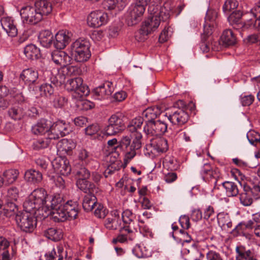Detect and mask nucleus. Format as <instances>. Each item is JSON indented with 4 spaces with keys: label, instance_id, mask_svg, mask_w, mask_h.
<instances>
[{
    "label": "nucleus",
    "instance_id": "nucleus-61",
    "mask_svg": "<svg viewBox=\"0 0 260 260\" xmlns=\"http://www.w3.org/2000/svg\"><path fill=\"white\" fill-rule=\"evenodd\" d=\"M254 100V96L250 94L241 97V102L243 106H248L253 103Z\"/></svg>",
    "mask_w": 260,
    "mask_h": 260
},
{
    "label": "nucleus",
    "instance_id": "nucleus-22",
    "mask_svg": "<svg viewBox=\"0 0 260 260\" xmlns=\"http://www.w3.org/2000/svg\"><path fill=\"white\" fill-rule=\"evenodd\" d=\"M51 58L53 62L58 65L66 67L71 63V57L64 51L55 50L51 54Z\"/></svg>",
    "mask_w": 260,
    "mask_h": 260
},
{
    "label": "nucleus",
    "instance_id": "nucleus-52",
    "mask_svg": "<svg viewBox=\"0 0 260 260\" xmlns=\"http://www.w3.org/2000/svg\"><path fill=\"white\" fill-rule=\"evenodd\" d=\"M238 2L236 0H227L223 6V11L224 13L229 12L232 10L237 8Z\"/></svg>",
    "mask_w": 260,
    "mask_h": 260
},
{
    "label": "nucleus",
    "instance_id": "nucleus-59",
    "mask_svg": "<svg viewBox=\"0 0 260 260\" xmlns=\"http://www.w3.org/2000/svg\"><path fill=\"white\" fill-rule=\"evenodd\" d=\"M35 163L42 171H45L48 167V162L43 157H39L35 160Z\"/></svg>",
    "mask_w": 260,
    "mask_h": 260
},
{
    "label": "nucleus",
    "instance_id": "nucleus-8",
    "mask_svg": "<svg viewBox=\"0 0 260 260\" xmlns=\"http://www.w3.org/2000/svg\"><path fill=\"white\" fill-rule=\"evenodd\" d=\"M79 179L76 182L77 187L85 193L98 191V187L94 183L89 182L87 179L90 174L89 171L85 168H81L77 173Z\"/></svg>",
    "mask_w": 260,
    "mask_h": 260
},
{
    "label": "nucleus",
    "instance_id": "nucleus-47",
    "mask_svg": "<svg viewBox=\"0 0 260 260\" xmlns=\"http://www.w3.org/2000/svg\"><path fill=\"white\" fill-rule=\"evenodd\" d=\"M172 34V28L170 26H166L160 34L158 41L160 43H163L167 41Z\"/></svg>",
    "mask_w": 260,
    "mask_h": 260
},
{
    "label": "nucleus",
    "instance_id": "nucleus-32",
    "mask_svg": "<svg viewBox=\"0 0 260 260\" xmlns=\"http://www.w3.org/2000/svg\"><path fill=\"white\" fill-rule=\"evenodd\" d=\"M38 71L32 68L24 70L20 75L22 79L28 84L35 83L38 79Z\"/></svg>",
    "mask_w": 260,
    "mask_h": 260
},
{
    "label": "nucleus",
    "instance_id": "nucleus-18",
    "mask_svg": "<svg viewBox=\"0 0 260 260\" xmlns=\"http://www.w3.org/2000/svg\"><path fill=\"white\" fill-rule=\"evenodd\" d=\"M149 146L151 148L150 152L154 154L156 152H164L168 149L167 140L157 136L150 139Z\"/></svg>",
    "mask_w": 260,
    "mask_h": 260
},
{
    "label": "nucleus",
    "instance_id": "nucleus-33",
    "mask_svg": "<svg viewBox=\"0 0 260 260\" xmlns=\"http://www.w3.org/2000/svg\"><path fill=\"white\" fill-rule=\"evenodd\" d=\"M222 185L225 190V193L228 197H236L239 193V186H241V184L231 182L225 181L222 183Z\"/></svg>",
    "mask_w": 260,
    "mask_h": 260
},
{
    "label": "nucleus",
    "instance_id": "nucleus-46",
    "mask_svg": "<svg viewBox=\"0 0 260 260\" xmlns=\"http://www.w3.org/2000/svg\"><path fill=\"white\" fill-rule=\"evenodd\" d=\"M146 212L143 213L142 215L139 216L138 218V226L139 228V231L141 234L144 237L146 235V224L145 222L146 221Z\"/></svg>",
    "mask_w": 260,
    "mask_h": 260
},
{
    "label": "nucleus",
    "instance_id": "nucleus-41",
    "mask_svg": "<svg viewBox=\"0 0 260 260\" xmlns=\"http://www.w3.org/2000/svg\"><path fill=\"white\" fill-rule=\"evenodd\" d=\"M143 119L141 117H136L133 119L128 124L127 131L131 133L137 134V132L140 133L139 129H141V125L143 124Z\"/></svg>",
    "mask_w": 260,
    "mask_h": 260
},
{
    "label": "nucleus",
    "instance_id": "nucleus-49",
    "mask_svg": "<svg viewBox=\"0 0 260 260\" xmlns=\"http://www.w3.org/2000/svg\"><path fill=\"white\" fill-rule=\"evenodd\" d=\"M121 165L119 160H116L113 163L109 165L105 171V176L107 177L109 175L114 173V171L120 169Z\"/></svg>",
    "mask_w": 260,
    "mask_h": 260
},
{
    "label": "nucleus",
    "instance_id": "nucleus-28",
    "mask_svg": "<svg viewBox=\"0 0 260 260\" xmlns=\"http://www.w3.org/2000/svg\"><path fill=\"white\" fill-rule=\"evenodd\" d=\"M76 147V144L72 140L63 139L59 141L57 145V151L62 155L70 154Z\"/></svg>",
    "mask_w": 260,
    "mask_h": 260
},
{
    "label": "nucleus",
    "instance_id": "nucleus-50",
    "mask_svg": "<svg viewBox=\"0 0 260 260\" xmlns=\"http://www.w3.org/2000/svg\"><path fill=\"white\" fill-rule=\"evenodd\" d=\"M217 16L218 13L216 10L212 9L208 10L205 18V22L214 24Z\"/></svg>",
    "mask_w": 260,
    "mask_h": 260
},
{
    "label": "nucleus",
    "instance_id": "nucleus-21",
    "mask_svg": "<svg viewBox=\"0 0 260 260\" xmlns=\"http://www.w3.org/2000/svg\"><path fill=\"white\" fill-rule=\"evenodd\" d=\"M51 121L46 119H41L31 127V132L35 135L49 136L50 129Z\"/></svg>",
    "mask_w": 260,
    "mask_h": 260
},
{
    "label": "nucleus",
    "instance_id": "nucleus-58",
    "mask_svg": "<svg viewBox=\"0 0 260 260\" xmlns=\"http://www.w3.org/2000/svg\"><path fill=\"white\" fill-rule=\"evenodd\" d=\"M217 220L219 224L222 228H225V224H227L230 220V217L228 214L219 213L217 215Z\"/></svg>",
    "mask_w": 260,
    "mask_h": 260
},
{
    "label": "nucleus",
    "instance_id": "nucleus-40",
    "mask_svg": "<svg viewBox=\"0 0 260 260\" xmlns=\"http://www.w3.org/2000/svg\"><path fill=\"white\" fill-rule=\"evenodd\" d=\"M24 53L29 59H37L40 57V50L35 45L30 44L24 49Z\"/></svg>",
    "mask_w": 260,
    "mask_h": 260
},
{
    "label": "nucleus",
    "instance_id": "nucleus-57",
    "mask_svg": "<svg viewBox=\"0 0 260 260\" xmlns=\"http://www.w3.org/2000/svg\"><path fill=\"white\" fill-rule=\"evenodd\" d=\"M133 215L132 212L129 210H124L122 214V219L124 223L130 224L133 221Z\"/></svg>",
    "mask_w": 260,
    "mask_h": 260
},
{
    "label": "nucleus",
    "instance_id": "nucleus-19",
    "mask_svg": "<svg viewBox=\"0 0 260 260\" xmlns=\"http://www.w3.org/2000/svg\"><path fill=\"white\" fill-rule=\"evenodd\" d=\"M52 166L55 171L61 175L67 176L71 172V168L67 159L57 158L52 162Z\"/></svg>",
    "mask_w": 260,
    "mask_h": 260
},
{
    "label": "nucleus",
    "instance_id": "nucleus-39",
    "mask_svg": "<svg viewBox=\"0 0 260 260\" xmlns=\"http://www.w3.org/2000/svg\"><path fill=\"white\" fill-rule=\"evenodd\" d=\"M223 44L225 46H232L236 43V37L231 29L224 30L220 37Z\"/></svg>",
    "mask_w": 260,
    "mask_h": 260
},
{
    "label": "nucleus",
    "instance_id": "nucleus-35",
    "mask_svg": "<svg viewBox=\"0 0 260 260\" xmlns=\"http://www.w3.org/2000/svg\"><path fill=\"white\" fill-rule=\"evenodd\" d=\"M94 192L87 193V194L84 197L82 203L83 208L86 211H91L98 204L96 203V198L93 195Z\"/></svg>",
    "mask_w": 260,
    "mask_h": 260
},
{
    "label": "nucleus",
    "instance_id": "nucleus-62",
    "mask_svg": "<svg viewBox=\"0 0 260 260\" xmlns=\"http://www.w3.org/2000/svg\"><path fill=\"white\" fill-rule=\"evenodd\" d=\"M179 222L184 229H188L190 227L189 218L186 215H182L179 219Z\"/></svg>",
    "mask_w": 260,
    "mask_h": 260
},
{
    "label": "nucleus",
    "instance_id": "nucleus-37",
    "mask_svg": "<svg viewBox=\"0 0 260 260\" xmlns=\"http://www.w3.org/2000/svg\"><path fill=\"white\" fill-rule=\"evenodd\" d=\"M214 24L211 23H205L204 25V32L202 36V40L204 41L202 45V47L204 49V51L208 52L209 50V46L205 42L207 39L212 34V27H213Z\"/></svg>",
    "mask_w": 260,
    "mask_h": 260
},
{
    "label": "nucleus",
    "instance_id": "nucleus-64",
    "mask_svg": "<svg viewBox=\"0 0 260 260\" xmlns=\"http://www.w3.org/2000/svg\"><path fill=\"white\" fill-rule=\"evenodd\" d=\"M250 191L255 199L260 198V186L259 185H254L252 188L250 187Z\"/></svg>",
    "mask_w": 260,
    "mask_h": 260
},
{
    "label": "nucleus",
    "instance_id": "nucleus-26",
    "mask_svg": "<svg viewBox=\"0 0 260 260\" xmlns=\"http://www.w3.org/2000/svg\"><path fill=\"white\" fill-rule=\"evenodd\" d=\"M105 226L109 230H118L121 229V220L120 212L117 210L112 212V217L108 218L105 223Z\"/></svg>",
    "mask_w": 260,
    "mask_h": 260
},
{
    "label": "nucleus",
    "instance_id": "nucleus-53",
    "mask_svg": "<svg viewBox=\"0 0 260 260\" xmlns=\"http://www.w3.org/2000/svg\"><path fill=\"white\" fill-rule=\"evenodd\" d=\"M95 208L94 214L95 216L100 218H104L107 213L108 211L104 207V206L100 204H97L94 206V208Z\"/></svg>",
    "mask_w": 260,
    "mask_h": 260
},
{
    "label": "nucleus",
    "instance_id": "nucleus-10",
    "mask_svg": "<svg viewBox=\"0 0 260 260\" xmlns=\"http://www.w3.org/2000/svg\"><path fill=\"white\" fill-rule=\"evenodd\" d=\"M66 87L68 90L74 92L73 96L76 99L87 95L89 92L88 87L83 84V79L80 77L69 80Z\"/></svg>",
    "mask_w": 260,
    "mask_h": 260
},
{
    "label": "nucleus",
    "instance_id": "nucleus-31",
    "mask_svg": "<svg viewBox=\"0 0 260 260\" xmlns=\"http://www.w3.org/2000/svg\"><path fill=\"white\" fill-rule=\"evenodd\" d=\"M239 200L240 203L244 206H249L253 202V196L250 191V186L244 184L243 186V190L239 194Z\"/></svg>",
    "mask_w": 260,
    "mask_h": 260
},
{
    "label": "nucleus",
    "instance_id": "nucleus-13",
    "mask_svg": "<svg viewBox=\"0 0 260 260\" xmlns=\"http://www.w3.org/2000/svg\"><path fill=\"white\" fill-rule=\"evenodd\" d=\"M63 203V197L60 194L49 196L47 205L44 208L45 212L42 213V219L47 218L49 215L52 217V213L57 210L58 207L62 206Z\"/></svg>",
    "mask_w": 260,
    "mask_h": 260
},
{
    "label": "nucleus",
    "instance_id": "nucleus-56",
    "mask_svg": "<svg viewBox=\"0 0 260 260\" xmlns=\"http://www.w3.org/2000/svg\"><path fill=\"white\" fill-rule=\"evenodd\" d=\"M146 35V22L144 21L141 27L137 32L136 38L138 41H143L145 40V36Z\"/></svg>",
    "mask_w": 260,
    "mask_h": 260
},
{
    "label": "nucleus",
    "instance_id": "nucleus-16",
    "mask_svg": "<svg viewBox=\"0 0 260 260\" xmlns=\"http://www.w3.org/2000/svg\"><path fill=\"white\" fill-rule=\"evenodd\" d=\"M70 126L63 121H57L50 124V129L49 136L50 139H57L60 137H63L69 134Z\"/></svg>",
    "mask_w": 260,
    "mask_h": 260
},
{
    "label": "nucleus",
    "instance_id": "nucleus-2",
    "mask_svg": "<svg viewBox=\"0 0 260 260\" xmlns=\"http://www.w3.org/2000/svg\"><path fill=\"white\" fill-rule=\"evenodd\" d=\"M79 211L76 201H68L62 206L58 207L52 213V219L55 222H63L76 218Z\"/></svg>",
    "mask_w": 260,
    "mask_h": 260
},
{
    "label": "nucleus",
    "instance_id": "nucleus-6",
    "mask_svg": "<svg viewBox=\"0 0 260 260\" xmlns=\"http://www.w3.org/2000/svg\"><path fill=\"white\" fill-rule=\"evenodd\" d=\"M24 210L25 212L16 214L15 220L21 230L30 233L34 231L36 226L37 221L34 217L36 214L35 212Z\"/></svg>",
    "mask_w": 260,
    "mask_h": 260
},
{
    "label": "nucleus",
    "instance_id": "nucleus-34",
    "mask_svg": "<svg viewBox=\"0 0 260 260\" xmlns=\"http://www.w3.org/2000/svg\"><path fill=\"white\" fill-rule=\"evenodd\" d=\"M24 179L28 182L31 183H38L42 180V173L39 171L30 169L25 172L24 174Z\"/></svg>",
    "mask_w": 260,
    "mask_h": 260
},
{
    "label": "nucleus",
    "instance_id": "nucleus-5",
    "mask_svg": "<svg viewBox=\"0 0 260 260\" xmlns=\"http://www.w3.org/2000/svg\"><path fill=\"white\" fill-rule=\"evenodd\" d=\"M146 0H137L135 5H133L129 8L126 21L129 26L137 24L140 20L145 11Z\"/></svg>",
    "mask_w": 260,
    "mask_h": 260
},
{
    "label": "nucleus",
    "instance_id": "nucleus-55",
    "mask_svg": "<svg viewBox=\"0 0 260 260\" xmlns=\"http://www.w3.org/2000/svg\"><path fill=\"white\" fill-rule=\"evenodd\" d=\"M100 126L96 124H92L84 129L85 133L86 135L92 136L98 133L100 131Z\"/></svg>",
    "mask_w": 260,
    "mask_h": 260
},
{
    "label": "nucleus",
    "instance_id": "nucleus-20",
    "mask_svg": "<svg viewBox=\"0 0 260 260\" xmlns=\"http://www.w3.org/2000/svg\"><path fill=\"white\" fill-rule=\"evenodd\" d=\"M72 34L70 32L61 30L59 31L55 36V40L54 45L57 49H62L69 44L71 41Z\"/></svg>",
    "mask_w": 260,
    "mask_h": 260
},
{
    "label": "nucleus",
    "instance_id": "nucleus-17",
    "mask_svg": "<svg viewBox=\"0 0 260 260\" xmlns=\"http://www.w3.org/2000/svg\"><path fill=\"white\" fill-rule=\"evenodd\" d=\"M17 102L15 103L9 110L10 116L15 119H20L25 114L24 107L26 106L24 98L21 94L17 95L16 97Z\"/></svg>",
    "mask_w": 260,
    "mask_h": 260
},
{
    "label": "nucleus",
    "instance_id": "nucleus-30",
    "mask_svg": "<svg viewBox=\"0 0 260 260\" xmlns=\"http://www.w3.org/2000/svg\"><path fill=\"white\" fill-rule=\"evenodd\" d=\"M34 6L38 13L41 15L42 19L44 16L48 15L52 11V5L47 0H38L36 2Z\"/></svg>",
    "mask_w": 260,
    "mask_h": 260
},
{
    "label": "nucleus",
    "instance_id": "nucleus-54",
    "mask_svg": "<svg viewBox=\"0 0 260 260\" xmlns=\"http://www.w3.org/2000/svg\"><path fill=\"white\" fill-rule=\"evenodd\" d=\"M139 202L141 203L142 207L146 209V187L144 186L139 190Z\"/></svg>",
    "mask_w": 260,
    "mask_h": 260
},
{
    "label": "nucleus",
    "instance_id": "nucleus-27",
    "mask_svg": "<svg viewBox=\"0 0 260 260\" xmlns=\"http://www.w3.org/2000/svg\"><path fill=\"white\" fill-rule=\"evenodd\" d=\"M1 22L3 28L9 36L11 37L16 36L17 29L14 24V20L11 17H4L1 19Z\"/></svg>",
    "mask_w": 260,
    "mask_h": 260
},
{
    "label": "nucleus",
    "instance_id": "nucleus-60",
    "mask_svg": "<svg viewBox=\"0 0 260 260\" xmlns=\"http://www.w3.org/2000/svg\"><path fill=\"white\" fill-rule=\"evenodd\" d=\"M67 100L65 97L58 96L53 101V105L56 108H61L67 103Z\"/></svg>",
    "mask_w": 260,
    "mask_h": 260
},
{
    "label": "nucleus",
    "instance_id": "nucleus-29",
    "mask_svg": "<svg viewBox=\"0 0 260 260\" xmlns=\"http://www.w3.org/2000/svg\"><path fill=\"white\" fill-rule=\"evenodd\" d=\"M243 13L240 11H234L228 17L229 23L232 25H236L238 27H245L248 28L251 27L249 21L246 23L242 22V17Z\"/></svg>",
    "mask_w": 260,
    "mask_h": 260
},
{
    "label": "nucleus",
    "instance_id": "nucleus-36",
    "mask_svg": "<svg viewBox=\"0 0 260 260\" xmlns=\"http://www.w3.org/2000/svg\"><path fill=\"white\" fill-rule=\"evenodd\" d=\"M19 171L16 169H9L3 173V181L5 185H8L13 183L17 180Z\"/></svg>",
    "mask_w": 260,
    "mask_h": 260
},
{
    "label": "nucleus",
    "instance_id": "nucleus-48",
    "mask_svg": "<svg viewBox=\"0 0 260 260\" xmlns=\"http://www.w3.org/2000/svg\"><path fill=\"white\" fill-rule=\"evenodd\" d=\"M249 142L253 145L260 142V134L254 131H250L247 134Z\"/></svg>",
    "mask_w": 260,
    "mask_h": 260
},
{
    "label": "nucleus",
    "instance_id": "nucleus-1",
    "mask_svg": "<svg viewBox=\"0 0 260 260\" xmlns=\"http://www.w3.org/2000/svg\"><path fill=\"white\" fill-rule=\"evenodd\" d=\"M49 196L43 188L35 189L23 203L24 210L28 212H33L37 217H42V213H44V209L48 202Z\"/></svg>",
    "mask_w": 260,
    "mask_h": 260
},
{
    "label": "nucleus",
    "instance_id": "nucleus-51",
    "mask_svg": "<svg viewBox=\"0 0 260 260\" xmlns=\"http://www.w3.org/2000/svg\"><path fill=\"white\" fill-rule=\"evenodd\" d=\"M5 210L10 213V215L17 213L18 209L16 204V201H6Z\"/></svg>",
    "mask_w": 260,
    "mask_h": 260
},
{
    "label": "nucleus",
    "instance_id": "nucleus-15",
    "mask_svg": "<svg viewBox=\"0 0 260 260\" xmlns=\"http://www.w3.org/2000/svg\"><path fill=\"white\" fill-rule=\"evenodd\" d=\"M108 21V14L100 10L91 12L88 16L87 22L90 27L98 28L106 24Z\"/></svg>",
    "mask_w": 260,
    "mask_h": 260
},
{
    "label": "nucleus",
    "instance_id": "nucleus-44",
    "mask_svg": "<svg viewBox=\"0 0 260 260\" xmlns=\"http://www.w3.org/2000/svg\"><path fill=\"white\" fill-rule=\"evenodd\" d=\"M19 197V190L16 187H11L9 188L5 196L6 201H17Z\"/></svg>",
    "mask_w": 260,
    "mask_h": 260
},
{
    "label": "nucleus",
    "instance_id": "nucleus-11",
    "mask_svg": "<svg viewBox=\"0 0 260 260\" xmlns=\"http://www.w3.org/2000/svg\"><path fill=\"white\" fill-rule=\"evenodd\" d=\"M160 6L158 3L151 2L148 11L150 16L147 18V35L156 30L160 24Z\"/></svg>",
    "mask_w": 260,
    "mask_h": 260
},
{
    "label": "nucleus",
    "instance_id": "nucleus-14",
    "mask_svg": "<svg viewBox=\"0 0 260 260\" xmlns=\"http://www.w3.org/2000/svg\"><path fill=\"white\" fill-rule=\"evenodd\" d=\"M108 125L105 128V134L108 136L114 135L124 129L125 126L120 114L112 115L108 120Z\"/></svg>",
    "mask_w": 260,
    "mask_h": 260
},
{
    "label": "nucleus",
    "instance_id": "nucleus-3",
    "mask_svg": "<svg viewBox=\"0 0 260 260\" xmlns=\"http://www.w3.org/2000/svg\"><path fill=\"white\" fill-rule=\"evenodd\" d=\"M134 136H135V139L131 144V139L127 136H123L120 141V146L125 151L123 161L125 166L136 155V150L139 149L141 147V139L142 137L141 133L137 132V134H134Z\"/></svg>",
    "mask_w": 260,
    "mask_h": 260
},
{
    "label": "nucleus",
    "instance_id": "nucleus-24",
    "mask_svg": "<svg viewBox=\"0 0 260 260\" xmlns=\"http://www.w3.org/2000/svg\"><path fill=\"white\" fill-rule=\"evenodd\" d=\"M235 250L236 260H258L254 253L244 246H237Z\"/></svg>",
    "mask_w": 260,
    "mask_h": 260
},
{
    "label": "nucleus",
    "instance_id": "nucleus-7",
    "mask_svg": "<svg viewBox=\"0 0 260 260\" xmlns=\"http://www.w3.org/2000/svg\"><path fill=\"white\" fill-rule=\"evenodd\" d=\"M160 114H147V138L148 135L158 136L167 131V125L164 121L156 120Z\"/></svg>",
    "mask_w": 260,
    "mask_h": 260
},
{
    "label": "nucleus",
    "instance_id": "nucleus-45",
    "mask_svg": "<svg viewBox=\"0 0 260 260\" xmlns=\"http://www.w3.org/2000/svg\"><path fill=\"white\" fill-rule=\"evenodd\" d=\"M258 224H260V212L252 214V219L244 223L245 228L248 230Z\"/></svg>",
    "mask_w": 260,
    "mask_h": 260
},
{
    "label": "nucleus",
    "instance_id": "nucleus-42",
    "mask_svg": "<svg viewBox=\"0 0 260 260\" xmlns=\"http://www.w3.org/2000/svg\"><path fill=\"white\" fill-rule=\"evenodd\" d=\"M44 235L49 239L53 241H58L62 238V235L60 230L51 228L44 232Z\"/></svg>",
    "mask_w": 260,
    "mask_h": 260
},
{
    "label": "nucleus",
    "instance_id": "nucleus-63",
    "mask_svg": "<svg viewBox=\"0 0 260 260\" xmlns=\"http://www.w3.org/2000/svg\"><path fill=\"white\" fill-rule=\"evenodd\" d=\"M206 257L208 260H222L219 253L212 250L207 253Z\"/></svg>",
    "mask_w": 260,
    "mask_h": 260
},
{
    "label": "nucleus",
    "instance_id": "nucleus-23",
    "mask_svg": "<svg viewBox=\"0 0 260 260\" xmlns=\"http://www.w3.org/2000/svg\"><path fill=\"white\" fill-rule=\"evenodd\" d=\"M168 119L173 124L182 125L186 123L189 118L188 114L181 109H178L168 117Z\"/></svg>",
    "mask_w": 260,
    "mask_h": 260
},
{
    "label": "nucleus",
    "instance_id": "nucleus-43",
    "mask_svg": "<svg viewBox=\"0 0 260 260\" xmlns=\"http://www.w3.org/2000/svg\"><path fill=\"white\" fill-rule=\"evenodd\" d=\"M51 140L53 139H50L49 136H46V137L44 138L38 140L34 143V149L39 150L47 148L50 144Z\"/></svg>",
    "mask_w": 260,
    "mask_h": 260
},
{
    "label": "nucleus",
    "instance_id": "nucleus-25",
    "mask_svg": "<svg viewBox=\"0 0 260 260\" xmlns=\"http://www.w3.org/2000/svg\"><path fill=\"white\" fill-rule=\"evenodd\" d=\"M113 90V89L112 88L111 84L107 82L95 88L93 92L95 99L102 100L110 95Z\"/></svg>",
    "mask_w": 260,
    "mask_h": 260
},
{
    "label": "nucleus",
    "instance_id": "nucleus-12",
    "mask_svg": "<svg viewBox=\"0 0 260 260\" xmlns=\"http://www.w3.org/2000/svg\"><path fill=\"white\" fill-rule=\"evenodd\" d=\"M20 14L23 23L28 24H36L43 19L35 6H26L20 10Z\"/></svg>",
    "mask_w": 260,
    "mask_h": 260
},
{
    "label": "nucleus",
    "instance_id": "nucleus-4",
    "mask_svg": "<svg viewBox=\"0 0 260 260\" xmlns=\"http://www.w3.org/2000/svg\"><path fill=\"white\" fill-rule=\"evenodd\" d=\"M89 43L85 40H77L71 46V54L77 62L87 61L91 56Z\"/></svg>",
    "mask_w": 260,
    "mask_h": 260
},
{
    "label": "nucleus",
    "instance_id": "nucleus-38",
    "mask_svg": "<svg viewBox=\"0 0 260 260\" xmlns=\"http://www.w3.org/2000/svg\"><path fill=\"white\" fill-rule=\"evenodd\" d=\"M39 39L42 45L48 48L52 44L53 41V35L49 30H44L40 32Z\"/></svg>",
    "mask_w": 260,
    "mask_h": 260
},
{
    "label": "nucleus",
    "instance_id": "nucleus-9",
    "mask_svg": "<svg viewBox=\"0 0 260 260\" xmlns=\"http://www.w3.org/2000/svg\"><path fill=\"white\" fill-rule=\"evenodd\" d=\"M51 84H42L39 87L40 95L41 96L49 97L54 91L55 87L60 86L66 82V76L63 74L58 73L55 76L50 78Z\"/></svg>",
    "mask_w": 260,
    "mask_h": 260
}]
</instances>
